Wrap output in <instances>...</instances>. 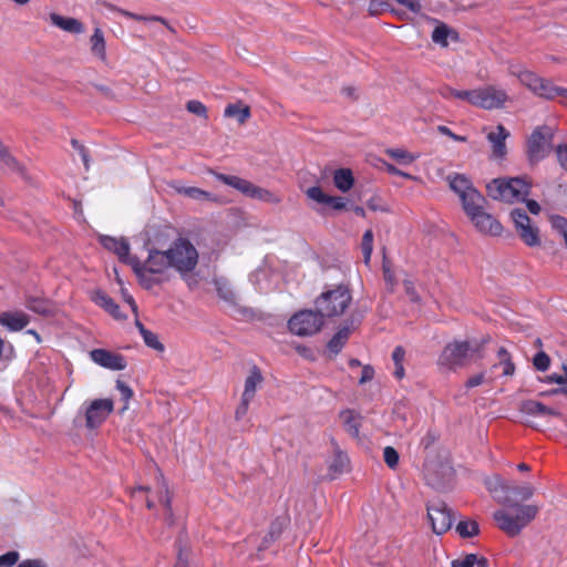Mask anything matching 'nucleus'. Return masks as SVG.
Listing matches in <instances>:
<instances>
[{
	"mask_svg": "<svg viewBox=\"0 0 567 567\" xmlns=\"http://www.w3.org/2000/svg\"><path fill=\"white\" fill-rule=\"evenodd\" d=\"M340 417L343 421V425L346 427V431L353 437L359 436L360 431V422L359 419L361 417L359 414H357L353 410H344L340 413Z\"/></svg>",
	"mask_w": 567,
	"mask_h": 567,
	"instance_id": "32",
	"label": "nucleus"
},
{
	"mask_svg": "<svg viewBox=\"0 0 567 567\" xmlns=\"http://www.w3.org/2000/svg\"><path fill=\"white\" fill-rule=\"evenodd\" d=\"M10 171L19 174L21 177L27 178L25 167L10 153L9 156L2 162Z\"/></svg>",
	"mask_w": 567,
	"mask_h": 567,
	"instance_id": "41",
	"label": "nucleus"
},
{
	"mask_svg": "<svg viewBox=\"0 0 567 567\" xmlns=\"http://www.w3.org/2000/svg\"><path fill=\"white\" fill-rule=\"evenodd\" d=\"M533 364L536 370L544 372V371L548 370V368L550 365V358L544 351H539L535 354V357L533 359Z\"/></svg>",
	"mask_w": 567,
	"mask_h": 567,
	"instance_id": "49",
	"label": "nucleus"
},
{
	"mask_svg": "<svg viewBox=\"0 0 567 567\" xmlns=\"http://www.w3.org/2000/svg\"><path fill=\"white\" fill-rule=\"evenodd\" d=\"M352 302V293L348 285H336L324 289L315 300V307L323 318L332 319L342 316Z\"/></svg>",
	"mask_w": 567,
	"mask_h": 567,
	"instance_id": "5",
	"label": "nucleus"
},
{
	"mask_svg": "<svg viewBox=\"0 0 567 567\" xmlns=\"http://www.w3.org/2000/svg\"><path fill=\"white\" fill-rule=\"evenodd\" d=\"M100 244L106 250L114 252L121 262L131 266L133 269V259H136L137 256L130 255V244L125 238L117 239L112 236L103 235L100 237Z\"/></svg>",
	"mask_w": 567,
	"mask_h": 567,
	"instance_id": "14",
	"label": "nucleus"
},
{
	"mask_svg": "<svg viewBox=\"0 0 567 567\" xmlns=\"http://www.w3.org/2000/svg\"><path fill=\"white\" fill-rule=\"evenodd\" d=\"M561 86L555 85L550 80L544 79L535 93L545 100H555L559 96Z\"/></svg>",
	"mask_w": 567,
	"mask_h": 567,
	"instance_id": "36",
	"label": "nucleus"
},
{
	"mask_svg": "<svg viewBox=\"0 0 567 567\" xmlns=\"http://www.w3.org/2000/svg\"><path fill=\"white\" fill-rule=\"evenodd\" d=\"M224 115L226 117H236L239 124H245L250 117V107L241 102L230 103L226 106Z\"/></svg>",
	"mask_w": 567,
	"mask_h": 567,
	"instance_id": "29",
	"label": "nucleus"
},
{
	"mask_svg": "<svg viewBox=\"0 0 567 567\" xmlns=\"http://www.w3.org/2000/svg\"><path fill=\"white\" fill-rule=\"evenodd\" d=\"M217 295L220 299L229 305L236 306V293L231 288L229 281L225 278H215L213 280Z\"/></svg>",
	"mask_w": 567,
	"mask_h": 567,
	"instance_id": "30",
	"label": "nucleus"
},
{
	"mask_svg": "<svg viewBox=\"0 0 567 567\" xmlns=\"http://www.w3.org/2000/svg\"><path fill=\"white\" fill-rule=\"evenodd\" d=\"M166 250L172 268L175 269L183 279L197 267L199 258L198 251L187 238H177Z\"/></svg>",
	"mask_w": 567,
	"mask_h": 567,
	"instance_id": "6",
	"label": "nucleus"
},
{
	"mask_svg": "<svg viewBox=\"0 0 567 567\" xmlns=\"http://www.w3.org/2000/svg\"><path fill=\"white\" fill-rule=\"evenodd\" d=\"M50 20L53 25L72 34H80L84 31L83 23L75 18L63 17L53 12L50 14Z\"/></svg>",
	"mask_w": 567,
	"mask_h": 567,
	"instance_id": "23",
	"label": "nucleus"
},
{
	"mask_svg": "<svg viewBox=\"0 0 567 567\" xmlns=\"http://www.w3.org/2000/svg\"><path fill=\"white\" fill-rule=\"evenodd\" d=\"M251 198H257V199H260L266 203H279L280 202L279 197L276 196L274 193H271L268 189L261 188L257 185L255 187Z\"/></svg>",
	"mask_w": 567,
	"mask_h": 567,
	"instance_id": "47",
	"label": "nucleus"
},
{
	"mask_svg": "<svg viewBox=\"0 0 567 567\" xmlns=\"http://www.w3.org/2000/svg\"><path fill=\"white\" fill-rule=\"evenodd\" d=\"M519 411L528 415L556 416L561 417L563 414L553 408L535 400H525L520 403Z\"/></svg>",
	"mask_w": 567,
	"mask_h": 567,
	"instance_id": "20",
	"label": "nucleus"
},
{
	"mask_svg": "<svg viewBox=\"0 0 567 567\" xmlns=\"http://www.w3.org/2000/svg\"><path fill=\"white\" fill-rule=\"evenodd\" d=\"M509 136V132L504 125L498 124L496 131L487 134V141L492 144V158L503 159L507 154L506 138Z\"/></svg>",
	"mask_w": 567,
	"mask_h": 567,
	"instance_id": "18",
	"label": "nucleus"
},
{
	"mask_svg": "<svg viewBox=\"0 0 567 567\" xmlns=\"http://www.w3.org/2000/svg\"><path fill=\"white\" fill-rule=\"evenodd\" d=\"M264 381V377L258 367L254 365L250 370L249 375L245 380L244 396L254 399L256 388Z\"/></svg>",
	"mask_w": 567,
	"mask_h": 567,
	"instance_id": "33",
	"label": "nucleus"
},
{
	"mask_svg": "<svg viewBox=\"0 0 567 567\" xmlns=\"http://www.w3.org/2000/svg\"><path fill=\"white\" fill-rule=\"evenodd\" d=\"M19 553L17 550L8 551L0 556V567H12L19 560Z\"/></svg>",
	"mask_w": 567,
	"mask_h": 567,
	"instance_id": "54",
	"label": "nucleus"
},
{
	"mask_svg": "<svg viewBox=\"0 0 567 567\" xmlns=\"http://www.w3.org/2000/svg\"><path fill=\"white\" fill-rule=\"evenodd\" d=\"M551 227L557 230L565 239L567 246V218L560 215L550 217Z\"/></svg>",
	"mask_w": 567,
	"mask_h": 567,
	"instance_id": "43",
	"label": "nucleus"
},
{
	"mask_svg": "<svg viewBox=\"0 0 567 567\" xmlns=\"http://www.w3.org/2000/svg\"><path fill=\"white\" fill-rule=\"evenodd\" d=\"M373 378H374L373 367L370 364L363 365L359 383L364 384V383L371 381Z\"/></svg>",
	"mask_w": 567,
	"mask_h": 567,
	"instance_id": "61",
	"label": "nucleus"
},
{
	"mask_svg": "<svg viewBox=\"0 0 567 567\" xmlns=\"http://www.w3.org/2000/svg\"><path fill=\"white\" fill-rule=\"evenodd\" d=\"M455 530L461 538H472L480 534V525L474 519L460 520Z\"/></svg>",
	"mask_w": 567,
	"mask_h": 567,
	"instance_id": "35",
	"label": "nucleus"
},
{
	"mask_svg": "<svg viewBox=\"0 0 567 567\" xmlns=\"http://www.w3.org/2000/svg\"><path fill=\"white\" fill-rule=\"evenodd\" d=\"M462 207L466 216L481 233L492 236L501 235L502 224L491 214L485 212L486 198L476 189H470V193L462 199Z\"/></svg>",
	"mask_w": 567,
	"mask_h": 567,
	"instance_id": "3",
	"label": "nucleus"
},
{
	"mask_svg": "<svg viewBox=\"0 0 567 567\" xmlns=\"http://www.w3.org/2000/svg\"><path fill=\"white\" fill-rule=\"evenodd\" d=\"M482 344L472 346L468 341L447 343L439 357V364L450 370L467 365L474 354L481 351Z\"/></svg>",
	"mask_w": 567,
	"mask_h": 567,
	"instance_id": "8",
	"label": "nucleus"
},
{
	"mask_svg": "<svg viewBox=\"0 0 567 567\" xmlns=\"http://www.w3.org/2000/svg\"><path fill=\"white\" fill-rule=\"evenodd\" d=\"M25 307L41 316H50L53 313L52 303L45 298L30 296L25 300Z\"/></svg>",
	"mask_w": 567,
	"mask_h": 567,
	"instance_id": "31",
	"label": "nucleus"
},
{
	"mask_svg": "<svg viewBox=\"0 0 567 567\" xmlns=\"http://www.w3.org/2000/svg\"><path fill=\"white\" fill-rule=\"evenodd\" d=\"M484 382H485V373L481 372L478 374H475V375L468 378L465 383V386H466V389H472V388L481 385Z\"/></svg>",
	"mask_w": 567,
	"mask_h": 567,
	"instance_id": "62",
	"label": "nucleus"
},
{
	"mask_svg": "<svg viewBox=\"0 0 567 567\" xmlns=\"http://www.w3.org/2000/svg\"><path fill=\"white\" fill-rule=\"evenodd\" d=\"M399 4L408 8L411 12L419 14L422 11L420 0H395Z\"/></svg>",
	"mask_w": 567,
	"mask_h": 567,
	"instance_id": "58",
	"label": "nucleus"
},
{
	"mask_svg": "<svg viewBox=\"0 0 567 567\" xmlns=\"http://www.w3.org/2000/svg\"><path fill=\"white\" fill-rule=\"evenodd\" d=\"M391 4L388 1L383 0H370L369 2V14L372 17H377L385 11H390Z\"/></svg>",
	"mask_w": 567,
	"mask_h": 567,
	"instance_id": "46",
	"label": "nucleus"
},
{
	"mask_svg": "<svg viewBox=\"0 0 567 567\" xmlns=\"http://www.w3.org/2000/svg\"><path fill=\"white\" fill-rule=\"evenodd\" d=\"M518 79L522 84L527 86L533 93L537 92L539 84L544 80V78H540L534 72L527 70L519 72Z\"/></svg>",
	"mask_w": 567,
	"mask_h": 567,
	"instance_id": "37",
	"label": "nucleus"
},
{
	"mask_svg": "<svg viewBox=\"0 0 567 567\" xmlns=\"http://www.w3.org/2000/svg\"><path fill=\"white\" fill-rule=\"evenodd\" d=\"M359 323L360 318H355L354 315H351V317L347 320V324L340 328L327 343L328 350L337 355L349 340L351 329H354L355 324Z\"/></svg>",
	"mask_w": 567,
	"mask_h": 567,
	"instance_id": "17",
	"label": "nucleus"
},
{
	"mask_svg": "<svg viewBox=\"0 0 567 567\" xmlns=\"http://www.w3.org/2000/svg\"><path fill=\"white\" fill-rule=\"evenodd\" d=\"M477 563L476 554H466L464 557L454 559L451 567H474Z\"/></svg>",
	"mask_w": 567,
	"mask_h": 567,
	"instance_id": "53",
	"label": "nucleus"
},
{
	"mask_svg": "<svg viewBox=\"0 0 567 567\" xmlns=\"http://www.w3.org/2000/svg\"><path fill=\"white\" fill-rule=\"evenodd\" d=\"M437 131L445 135V136H449L450 138H452L453 141H456V142H466V136H462V135H457L455 133H453L447 126L445 125H439L437 126Z\"/></svg>",
	"mask_w": 567,
	"mask_h": 567,
	"instance_id": "60",
	"label": "nucleus"
},
{
	"mask_svg": "<svg viewBox=\"0 0 567 567\" xmlns=\"http://www.w3.org/2000/svg\"><path fill=\"white\" fill-rule=\"evenodd\" d=\"M555 131L549 125L536 126L525 143V154L529 165L534 166L545 159L553 151Z\"/></svg>",
	"mask_w": 567,
	"mask_h": 567,
	"instance_id": "7",
	"label": "nucleus"
},
{
	"mask_svg": "<svg viewBox=\"0 0 567 567\" xmlns=\"http://www.w3.org/2000/svg\"><path fill=\"white\" fill-rule=\"evenodd\" d=\"M511 218L519 239L528 247L540 246L539 228L532 224V219L523 208H514Z\"/></svg>",
	"mask_w": 567,
	"mask_h": 567,
	"instance_id": "11",
	"label": "nucleus"
},
{
	"mask_svg": "<svg viewBox=\"0 0 567 567\" xmlns=\"http://www.w3.org/2000/svg\"><path fill=\"white\" fill-rule=\"evenodd\" d=\"M216 178L224 184L239 190L241 194L250 198L252 197L256 185L251 182L235 175H226L221 173H217Z\"/></svg>",
	"mask_w": 567,
	"mask_h": 567,
	"instance_id": "22",
	"label": "nucleus"
},
{
	"mask_svg": "<svg viewBox=\"0 0 567 567\" xmlns=\"http://www.w3.org/2000/svg\"><path fill=\"white\" fill-rule=\"evenodd\" d=\"M71 145L80 154V156H81V158L83 161L85 171H89V168H90V154H89V150L82 143H80L76 138H72L71 140Z\"/></svg>",
	"mask_w": 567,
	"mask_h": 567,
	"instance_id": "50",
	"label": "nucleus"
},
{
	"mask_svg": "<svg viewBox=\"0 0 567 567\" xmlns=\"http://www.w3.org/2000/svg\"><path fill=\"white\" fill-rule=\"evenodd\" d=\"M0 324L10 331H20L29 324V317L20 311H6L0 313Z\"/></svg>",
	"mask_w": 567,
	"mask_h": 567,
	"instance_id": "21",
	"label": "nucleus"
},
{
	"mask_svg": "<svg viewBox=\"0 0 567 567\" xmlns=\"http://www.w3.org/2000/svg\"><path fill=\"white\" fill-rule=\"evenodd\" d=\"M361 249L364 257V262H370L371 254L373 250V233L371 229L365 230L361 240Z\"/></svg>",
	"mask_w": 567,
	"mask_h": 567,
	"instance_id": "40",
	"label": "nucleus"
},
{
	"mask_svg": "<svg viewBox=\"0 0 567 567\" xmlns=\"http://www.w3.org/2000/svg\"><path fill=\"white\" fill-rule=\"evenodd\" d=\"M148 256L142 261L138 257L133 259V272L140 286L151 290L155 286L163 285L169 280L166 271L172 268L167 250L147 248Z\"/></svg>",
	"mask_w": 567,
	"mask_h": 567,
	"instance_id": "2",
	"label": "nucleus"
},
{
	"mask_svg": "<svg viewBox=\"0 0 567 567\" xmlns=\"http://www.w3.org/2000/svg\"><path fill=\"white\" fill-rule=\"evenodd\" d=\"M93 86L107 100L117 101V95L106 85L93 84Z\"/></svg>",
	"mask_w": 567,
	"mask_h": 567,
	"instance_id": "59",
	"label": "nucleus"
},
{
	"mask_svg": "<svg viewBox=\"0 0 567 567\" xmlns=\"http://www.w3.org/2000/svg\"><path fill=\"white\" fill-rule=\"evenodd\" d=\"M111 9L113 11H116L118 12L120 14L126 17V18H130V19H134L136 21H158V22H162L163 24L167 25L169 30L174 31L167 23V21L162 18V17H158V16H152V17H146V16H141V14H136V13H133L131 11H127V10H124V9H121V8H116L114 6H111Z\"/></svg>",
	"mask_w": 567,
	"mask_h": 567,
	"instance_id": "38",
	"label": "nucleus"
},
{
	"mask_svg": "<svg viewBox=\"0 0 567 567\" xmlns=\"http://www.w3.org/2000/svg\"><path fill=\"white\" fill-rule=\"evenodd\" d=\"M306 195L318 204H322L333 210H350L349 202L344 197L328 195L320 186L309 187L306 190Z\"/></svg>",
	"mask_w": 567,
	"mask_h": 567,
	"instance_id": "16",
	"label": "nucleus"
},
{
	"mask_svg": "<svg viewBox=\"0 0 567 567\" xmlns=\"http://www.w3.org/2000/svg\"><path fill=\"white\" fill-rule=\"evenodd\" d=\"M90 358L96 364L113 371L124 370L127 365L124 355L105 349H93L90 352Z\"/></svg>",
	"mask_w": 567,
	"mask_h": 567,
	"instance_id": "15",
	"label": "nucleus"
},
{
	"mask_svg": "<svg viewBox=\"0 0 567 567\" xmlns=\"http://www.w3.org/2000/svg\"><path fill=\"white\" fill-rule=\"evenodd\" d=\"M532 182L526 176L498 177L486 185L487 195L506 203L523 202L530 194Z\"/></svg>",
	"mask_w": 567,
	"mask_h": 567,
	"instance_id": "4",
	"label": "nucleus"
},
{
	"mask_svg": "<svg viewBox=\"0 0 567 567\" xmlns=\"http://www.w3.org/2000/svg\"><path fill=\"white\" fill-rule=\"evenodd\" d=\"M178 192L188 196L189 198H194V199H198V200L210 199V194L206 190L198 188V187H184V188L178 189Z\"/></svg>",
	"mask_w": 567,
	"mask_h": 567,
	"instance_id": "48",
	"label": "nucleus"
},
{
	"mask_svg": "<svg viewBox=\"0 0 567 567\" xmlns=\"http://www.w3.org/2000/svg\"><path fill=\"white\" fill-rule=\"evenodd\" d=\"M324 324V318L317 308L305 309L295 313L288 321L289 330L299 337L312 336L319 332Z\"/></svg>",
	"mask_w": 567,
	"mask_h": 567,
	"instance_id": "10",
	"label": "nucleus"
},
{
	"mask_svg": "<svg viewBox=\"0 0 567 567\" xmlns=\"http://www.w3.org/2000/svg\"><path fill=\"white\" fill-rule=\"evenodd\" d=\"M333 184L342 193L350 190L354 185L353 173L350 168H338L333 173Z\"/></svg>",
	"mask_w": 567,
	"mask_h": 567,
	"instance_id": "26",
	"label": "nucleus"
},
{
	"mask_svg": "<svg viewBox=\"0 0 567 567\" xmlns=\"http://www.w3.org/2000/svg\"><path fill=\"white\" fill-rule=\"evenodd\" d=\"M477 95L476 106L484 110L503 107L508 100V95L504 90L496 89L492 85L477 89Z\"/></svg>",
	"mask_w": 567,
	"mask_h": 567,
	"instance_id": "13",
	"label": "nucleus"
},
{
	"mask_svg": "<svg viewBox=\"0 0 567 567\" xmlns=\"http://www.w3.org/2000/svg\"><path fill=\"white\" fill-rule=\"evenodd\" d=\"M388 155L402 164H410L414 161V156L401 148H390L386 151Z\"/></svg>",
	"mask_w": 567,
	"mask_h": 567,
	"instance_id": "42",
	"label": "nucleus"
},
{
	"mask_svg": "<svg viewBox=\"0 0 567 567\" xmlns=\"http://www.w3.org/2000/svg\"><path fill=\"white\" fill-rule=\"evenodd\" d=\"M350 460L348 455L342 452L338 445L334 449V456L332 462L329 465V474L330 478H336L337 475H340L349 470Z\"/></svg>",
	"mask_w": 567,
	"mask_h": 567,
	"instance_id": "25",
	"label": "nucleus"
},
{
	"mask_svg": "<svg viewBox=\"0 0 567 567\" xmlns=\"http://www.w3.org/2000/svg\"><path fill=\"white\" fill-rule=\"evenodd\" d=\"M457 40L458 34L456 31L451 29L447 24L439 23L432 32V41L442 47H447V39Z\"/></svg>",
	"mask_w": 567,
	"mask_h": 567,
	"instance_id": "28",
	"label": "nucleus"
},
{
	"mask_svg": "<svg viewBox=\"0 0 567 567\" xmlns=\"http://www.w3.org/2000/svg\"><path fill=\"white\" fill-rule=\"evenodd\" d=\"M114 410L112 399L93 400L85 411V426L89 430L97 429Z\"/></svg>",
	"mask_w": 567,
	"mask_h": 567,
	"instance_id": "12",
	"label": "nucleus"
},
{
	"mask_svg": "<svg viewBox=\"0 0 567 567\" xmlns=\"http://www.w3.org/2000/svg\"><path fill=\"white\" fill-rule=\"evenodd\" d=\"M487 489L493 494L494 498L509 508L516 511V515L511 514L508 511L498 509L493 514L494 520L498 528L507 534L509 537H515L520 534L522 529L526 527L538 514L537 505H523L520 502L529 499L535 488L530 485H515L511 484L499 476L486 482Z\"/></svg>",
	"mask_w": 567,
	"mask_h": 567,
	"instance_id": "1",
	"label": "nucleus"
},
{
	"mask_svg": "<svg viewBox=\"0 0 567 567\" xmlns=\"http://www.w3.org/2000/svg\"><path fill=\"white\" fill-rule=\"evenodd\" d=\"M383 458L391 470H395L399 465L400 455L393 446H386L383 450Z\"/></svg>",
	"mask_w": 567,
	"mask_h": 567,
	"instance_id": "44",
	"label": "nucleus"
},
{
	"mask_svg": "<svg viewBox=\"0 0 567 567\" xmlns=\"http://www.w3.org/2000/svg\"><path fill=\"white\" fill-rule=\"evenodd\" d=\"M497 357L499 364L503 365V374L513 375L515 372V364L512 361L509 352L504 347H501L497 351Z\"/></svg>",
	"mask_w": 567,
	"mask_h": 567,
	"instance_id": "39",
	"label": "nucleus"
},
{
	"mask_svg": "<svg viewBox=\"0 0 567 567\" xmlns=\"http://www.w3.org/2000/svg\"><path fill=\"white\" fill-rule=\"evenodd\" d=\"M555 152L559 165L567 172V143L557 145Z\"/></svg>",
	"mask_w": 567,
	"mask_h": 567,
	"instance_id": "56",
	"label": "nucleus"
},
{
	"mask_svg": "<svg viewBox=\"0 0 567 567\" xmlns=\"http://www.w3.org/2000/svg\"><path fill=\"white\" fill-rule=\"evenodd\" d=\"M144 343L156 351H164L165 347L164 344L158 340V337L156 333L152 332L151 330H147L142 334Z\"/></svg>",
	"mask_w": 567,
	"mask_h": 567,
	"instance_id": "45",
	"label": "nucleus"
},
{
	"mask_svg": "<svg viewBox=\"0 0 567 567\" xmlns=\"http://www.w3.org/2000/svg\"><path fill=\"white\" fill-rule=\"evenodd\" d=\"M116 389L120 391L122 400L125 402V405L122 408L121 412H124L127 409V403L133 396V390L123 381H116Z\"/></svg>",
	"mask_w": 567,
	"mask_h": 567,
	"instance_id": "51",
	"label": "nucleus"
},
{
	"mask_svg": "<svg viewBox=\"0 0 567 567\" xmlns=\"http://www.w3.org/2000/svg\"><path fill=\"white\" fill-rule=\"evenodd\" d=\"M450 188L458 195L460 199H462L465 195L470 193V189H474L472 182L462 174H455L454 176H449Z\"/></svg>",
	"mask_w": 567,
	"mask_h": 567,
	"instance_id": "27",
	"label": "nucleus"
},
{
	"mask_svg": "<svg viewBox=\"0 0 567 567\" xmlns=\"http://www.w3.org/2000/svg\"><path fill=\"white\" fill-rule=\"evenodd\" d=\"M477 89L475 90H456L455 99L463 100L476 106L477 103Z\"/></svg>",
	"mask_w": 567,
	"mask_h": 567,
	"instance_id": "52",
	"label": "nucleus"
},
{
	"mask_svg": "<svg viewBox=\"0 0 567 567\" xmlns=\"http://www.w3.org/2000/svg\"><path fill=\"white\" fill-rule=\"evenodd\" d=\"M404 288H405V292L410 297L411 301L417 302L420 300V297H419L412 281L404 280Z\"/></svg>",
	"mask_w": 567,
	"mask_h": 567,
	"instance_id": "63",
	"label": "nucleus"
},
{
	"mask_svg": "<svg viewBox=\"0 0 567 567\" xmlns=\"http://www.w3.org/2000/svg\"><path fill=\"white\" fill-rule=\"evenodd\" d=\"M17 567H48L42 559H24Z\"/></svg>",
	"mask_w": 567,
	"mask_h": 567,
	"instance_id": "64",
	"label": "nucleus"
},
{
	"mask_svg": "<svg viewBox=\"0 0 567 567\" xmlns=\"http://www.w3.org/2000/svg\"><path fill=\"white\" fill-rule=\"evenodd\" d=\"M286 522L287 519L282 517H277L271 522L268 533L265 535L264 539L258 546V551L266 550L272 543L279 539L286 527Z\"/></svg>",
	"mask_w": 567,
	"mask_h": 567,
	"instance_id": "24",
	"label": "nucleus"
},
{
	"mask_svg": "<svg viewBox=\"0 0 567 567\" xmlns=\"http://www.w3.org/2000/svg\"><path fill=\"white\" fill-rule=\"evenodd\" d=\"M92 301L105 310L115 320H126L127 316L121 311L120 306L102 289L92 292Z\"/></svg>",
	"mask_w": 567,
	"mask_h": 567,
	"instance_id": "19",
	"label": "nucleus"
},
{
	"mask_svg": "<svg viewBox=\"0 0 567 567\" xmlns=\"http://www.w3.org/2000/svg\"><path fill=\"white\" fill-rule=\"evenodd\" d=\"M186 109L188 112L196 114L198 116H206L207 115V109L206 106L196 100L188 101L186 104Z\"/></svg>",
	"mask_w": 567,
	"mask_h": 567,
	"instance_id": "55",
	"label": "nucleus"
},
{
	"mask_svg": "<svg viewBox=\"0 0 567 567\" xmlns=\"http://www.w3.org/2000/svg\"><path fill=\"white\" fill-rule=\"evenodd\" d=\"M426 518L432 532L441 536L449 532L455 520L454 511L442 499L425 503Z\"/></svg>",
	"mask_w": 567,
	"mask_h": 567,
	"instance_id": "9",
	"label": "nucleus"
},
{
	"mask_svg": "<svg viewBox=\"0 0 567 567\" xmlns=\"http://www.w3.org/2000/svg\"><path fill=\"white\" fill-rule=\"evenodd\" d=\"M91 52L102 61L106 59L105 40L103 31L96 28L90 38Z\"/></svg>",
	"mask_w": 567,
	"mask_h": 567,
	"instance_id": "34",
	"label": "nucleus"
},
{
	"mask_svg": "<svg viewBox=\"0 0 567 567\" xmlns=\"http://www.w3.org/2000/svg\"><path fill=\"white\" fill-rule=\"evenodd\" d=\"M251 400V398H246L244 394L241 395V401L235 412V419L237 421L241 420L246 415Z\"/></svg>",
	"mask_w": 567,
	"mask_h": 567,
	"instance_id": "57",
	"label": "nucleus"
}]
</instances>
